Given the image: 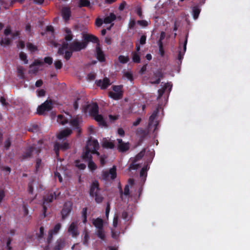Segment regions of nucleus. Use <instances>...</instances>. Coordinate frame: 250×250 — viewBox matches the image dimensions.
I'll return each instance as SVG.
<instances>
[{
	"mask_svg": "<svg viewBox=\"0 0 250 250\" xmlns=\"http://www.w3.org/2000/svg\"><path fill=\"white\" fill-rule=\"evenodd\" d=\"M54 196L56 197V193L55 192H51L43 197V202L42 204V213L41 215V218H44L46 217V212L47 210V206L48 204L51 203Z\"/></svg>",
	"mask_w": 250,
	"mask_h": 250,
	"instance_id": "f257e3e1",
	"label": "nucleus"
},
{
	"mask_svg": "<svg viewBox=\"0 0 250 250\" xmlns=\"http://www.w3.org/2000/svg\"><path fill=\"white\" fill-rule=\"evenodd\" d=\"M123 87L122 85L112 86L114 92H110L109 96L115 100L121 99L123 97Z\"/></svg>",
	"mask_w": 250,
	"mask_h": 250,
	"instance_id": "f03ea898",
	"label": "nucleus"
},
{
	"mask_svg": "<svg viewBox=\"0 0 250 250\" xmlns=\"http://www.w3.org/2000/svg\"><path fill=\"white\" fill-rule=\"evenodd\" d=\"M83 111L84 113L88 111L89 115L93 117L99 113V106L96 103L88 104L83 106Z\"/></svg>",
	"mask_w": 250,
	"mask_h": 250,
	"instance_id": "7ed1b4c3",
	"label": "nucleus"
},
{
	"mask_svg": "<svg viewBox=\"0 0 250 250\" xmlns=\"http://www.w3.org/2000/svg\"><path fill=\"white\" fill-rule=\"evenodd\" d=\"M70 148L69 143L66 141L64 142H55L54 145V150L57 158L59 157V151L60 150L65 151Z\"/></svg>",
	"mask_w": 250,
	"mask_h": 250,
	"instance_id": "20e7f679",
	"label": "nucleus"
},
{
	"mask_svg": "<svg viewBox=\"0 0 250 250\" xmlns=\"http://www.w3.org/2000/svg\"><path fill=\"white\" fill-rule=\"evenodd\" d=\"M52 108V102L51 100H46L38 107L37 113L39 115H43L45 111H49Z\"/></svg>",
	"mask_w": 250,
	"mask_h": 250,
	"instance_id": "39448f33",
	"label": "nucleus"
},
{
	"mask_svg": "<svg viewBox=\"0 0 250 250\" xmlns=\"http://www.w3.org/2000/svg\"><path fill=\"white\" fill-rule=\"evenodd\" d=\"M110 175V179L114 180L117 177L116 167L113 166L109 171H103L102 172V179L104 181H108Z\"/></svg>",
	"mask_w": 250,
	"mask_h": 250,
	"instance_id": "423d86ee",
	"label": "nucleus"
},
{
	"mask_svg": "<svg viewBox=\"0 0 250 250\" xmlns=\"http://www.w3.org/2000/svg\"><path fill=\"white\" fill-rule=\"evenodd\" d=\"M69 50L73 52H78L82 49L86 47V44L83 42H80L78 41H74L72 43L68 44Z\"/></svg>",
	"mask_w": 250,
	"mask_h": 250,
	"instance_id": "0eeeda50",
	"label": "nucleus"
},
{
	"mask_svg": "<svg viewBox=\"0 0 250 250\" xmlns=\"http://www.w3.org/2000/svg\"><path fill=\"white\" fill-rule=\"evenodd\" d=\"M73 204L71 201L64 203L63 208L61 211L62 219L64 220L70 214L72 210Z\"/></svg>",
	"mask_w": 250,
	"mask_h": 250,
	"instance_id": "6e6552de",
	"label": "nucleus"
},
{
	"mask_svg": "<svg viewBox=\"0 0 250 250\" xmlns=\"http://www.w3.org/2000/svg\"><path fill=\"white\" fill-rule=\"evenodd\" d=\"M68 232L71 234L73 237H76L79 235L77 222H73L70 224L68 228Z\"/></svg>",
	"mask_w": 250,
	"mask_h": 250,
	"instance_id": "1a4fd4ad",
	"label": "nucleus"
},
{
	"mask_svg": "<svg viewBox=\"0 0 250 250\" xmlns=\"http://www.w3.org/2000/svg\"><path fill=\"white\" fill-rule=\"evenodd\" d=\"M188 34H187L186 36V38L183 42V50L182 51L181 50V41H180V45H179V50L178 51V60L181 62L182 60L183 59L184 55L185 54V53L187 49V44L188 42Z\"/></svg>",
	"mask_w": 250,
	"mask_h": 250,
	"instance_id": "9d476101",
	"label": "nucleus"
},
{
	"mask_svg": "<svg viewBox=\"0 0 250 250\" xmlns=\"http://www.w3.org/2000/svg\"><path fill=\"white\" fill-rule=\"evenodd\" d=\"M96 84L98 86L101 87L102 89H106L110 85L111 83L109 78L105 77L103 80H98L96 81Z\"/></svg>",
	"mask_w": 250,
	"mask_h": 250,
	"instance_id": "9b49d317",
	"label": "nucleus"
},
{
	"mask_svg": "<svg viewBox=\"0 0 250 250\" xmlns=\"http://www.w3.org/2000/svg\"><path fill=\"white\" fill-rule=\"evenodd\" d=\"M164 76L163 73L161 70H157L156 72H154L153 77L151 78V80H153L154 78L155 80L150 82L152 84H159L161 82V79L163 78Z\"/></svg>",
	"mask_w": 250,
	"mask_h": 250,
	"instance_id": "f8f14e48",
	"label": "nucleus"
},
{
	"mask_svg": "<svg viewBox=\"0 0 250 250\" xmlns=\"http://www.w3.org/2000/svg\"><path fill=\"white\" fill-rule=\"evenodd\" d=\"M84 42L86 43V46L89 42L96 43L97 44L99 43V40L98 38L92 34H86L83 35Z\"/></svg>",
	"mask_w": 250,
	"mask_h": 250,
	"instance_id": "ddd939ff",
	"label": "nucleus"
},
{
	"mask_svg": "<svg viewBox=\"0 0 250 250\" xmlns=\"http://www.w3.org/2000/svg\"><path fill=\"white\" fill-rule=\"evenodd\" d=\"M117 141L119 144L118 149L120 152H124L129 149V144L128 143H125L123 142L121 139H117Z\"/></svg>",
	"mask_w": 250,
	"mask_h": 250,
	"instance_id": "4468645a",
	"label": "nucleus"
},
{
	"mask_svg": "<svg viewBox=\"0 0 250 250\" xmlns=\"http://www.w3.org/2000/svg\"><path fill=\"white\" fill-rule=\"evenodd\" d=\"M100 189L99 188V184L97 181H93L90 186L89 194L91 196L94 197V194L98 193Z\"/></svg>",
	"mask_w": 250,
	"mask_h": 250,
	"instance_id": "2eb2a0df",
	"label": "nucleus"
},
{
	"mask_svg": "<svg viewBox=\"0 0 250 250\" xmlns=\"http://www.w3.org/2000/svg\"><path fill=\"white\" fill-rule=\"evenodd\" d=\"M72 133V131L71 129L66 128L59 132L57 135V137L59 140L63 139L70 135Z\"/></svg>",
	"mask_w": 250,
	"mask_h": 250,
	"instance_id": "dca6fc26",
	"label": "nucleus"
},
{
	"mask_svg": "<svg viewBox=\"0 0 250 250\" xmlns=\"http://www.w3.org/2000/svg\"><path fill=\"white\" fill-rule=\"evenodd\" d=\"M85 147L90 150L91 151H92L94 149H99V143L96 139H89L87 142Z\"/></svg>",
	"mask_w": 250,
	"mask_h": 250,
	"instance_id": "f3484780",
	"label": "nucleus"
},
{
	"mask_svg": "<svg viewBox=\"0 0 250 250\" xmlns=\"http://www.w3.org/2000/svg\"><path fill=\"white\" fill-rule=\"evenodd\" d=\"M96 51L97 59L101 62H104L105 60V56L100 46V44H98L96 45Z\"/></svg>",
	"mask_w": 250,
	"mask_h": 250,
	"instance_id": "a211bd4d",
	"label": "nucleus"
},
{
	"mask_svg": "<svg viewBox=\"0 0 250 250\" xmlns=\"http://www.w3.org/2000/svg\"><path fill=\"white\" fill-rule=\"evenodd\" d=\"M61 13L62 18L65 21L69 20L71 16V10L70 7H63L62 9Z\"/></svg>",
	"mask_w": 250,
	"mask_h": 250,
	"instance_id": "6ab92c4d",
	"label": "nucleus"
},
{
	"mask_svg": "<svg viewBox=\"0 0 250 250\" xmlns=\"http://www.w3.org/2000/svg\"><path fill=\"white\" fill-rule=\"evenodd\" d=\"M70 124L73 127H74V129L77 131L78 135H80L81 133V128L80 125L79 119L78 118L72 119L70 121Z\"/></svg>",
	"mask_w": 250,
	"mask_h": 250,
	"instance_id": "aec40b11",
	"label": "nucleus"
},
{
	"mask_svg": "<svg viewBox=\"0 0 250 250\" xmlns=\"http://www.w3.org/2000/svg\"><path fill=\"white\" fill-rule=\"evenodd\" d=\"M167 88H168V92H170L172 88V84L170 83H165L161 89H159L158 90V96L157 97V99H160L161 98Z\"/></svg>",
	"mask_w": 250,
	"mask_h": 250,
	"instance_id": "412c9836",
	"label": "nucleus"
},
{
	"mask_svg": "<svg viewBox=\"0 0 250 250\" xmlns=\"http://www.w3.org/2000/svg\"><path fill=\"white\" fill-rule=\"evenodd\" d=\"M136 134L140 137V141H143L147 136L148 132L142 128H138L136 131Z\"/></svg>",
	"mask_w": 250,
	"mask_h": 250,
	"instance_id": "4be33fe9",
	"label": "nucleus"
},
{
	"mask_svg": "<svg viewBox=\"0 0 250 250\" xmlns=\"http://www.w3.org/2000/svg\"><path fill=\"white\" fill-rule=\"evenodd\" d=\"M64 31L65 33L64 37V39L65 40L64 42H67L71 41L73 38V35L71 29L66 27L64 28Z\"/></svg>",
	"mask_w": 250,
	"mask_h": 250,
	"instance_id": "5701e85b",
	"label": "nucleus"
},
{
	"mask_svg": "<svg viewBox=\"0 0 250 250\" xmlns=\"http://www.w3.org/2000/svg\"><path fill=\"white\" fill-rule=\"evenodd\" d=\"M90 153H91V150L85 147V151L83 153L82 155V159L85 161H88L92 159V156Z\"/></svg>",
	"mask_w": 250,
	"mask_h": 250,
	"instance_id": "b1692460",
	"label": "nucleus"
},
{
	"mask_svg": "<svg viewBox=\"0 0 250 250\" xmlns=\"http://www.w3.org/2000/svg\"><path fill=\"white\" fill-rule=\"evenodd\" d=\"M34 148L33 147H29L26 149V151L22 154L21 159L23 160L31 158Z\"/></svg>",
	"mask_w": 250,
	"mask_h": 250,
	"instance_id": "393cba45",
	"label": "nucleus"
},
{
	"mask_svg": "<svg viewBox=\"0 0 250 250\" xmlns=\"http://www.w3.org/2000/svg\"><path fill=\"white\" fill-rule=\"evenodd\" d=\"M159 112V108H157L155 109L152 112V114L150 115L149 118V122L148 125L149 126H151L153 124L154 121L156 117L157 116Z\"/></svg>",
	"mask_w": 250,
	"mask_h": 250,
	"instance_id": "a878e982",
	"label": "nucleus"
},
{
	"mask_svg": "<svg viewBox=\"0 0 250 250\" xmlns=\"http://www.w3.org/2000/svg\"><path fill=\"white\" fill-rule=\"evenodd\" d=\"M93 224L97 229L104 228V222L101 218H97L94 220L93 221Z\"/></svg>",
	"mask_w": 250,
	"mask_h": 250,
	"instance_id": "bb28decb",
	"label": "nucleus"
},
{
	"mask_svg": "<svg viewBox=\"0 0 250 250\" xmlns=\"http://www.w3.org/2000/svg\"><path fill=\"white\" fill-rule=\"evenodd\" d=\"M69 49L68 43L66 42H62L61 47H59L58 51V54L62 55L65 54L66 49Z\"/></svg>",
	"mask_w": 250,
	"mask_h": 250,
	"instance_id": "cd10ccee",
	"label": "nucleus"
},
{
	"mask_svg": "<svg viewBox=\"0 0 250 250\" xmlns=\"http://www.w3.org/2000/svg\"><path fill=\"white\" fill-rule=\"evenodd\" d=\"M93 118L100 125L103 126H105L106 125V122L102 115L97 113V114L94 116Z\"/></svg>",
	"mask_w": 250,
	"mask_h": 250,
	"instance_id": "c85d7f7f",
	"label": "nucleus"
},
{
	"mask_svg": "<svg viewBox=\"0 0 250 250\" xmlns=\"http://www.w3.org/2000/svg\"><path fill=\"white\" fill-rule=\"evenodd\" d=\"M116 19V16L114 13H110L109 16L104 18V22L106 23H110Z\"/></svg>",
	"mask_w": 250,
	"mask_h": 250,
	"instance_id": "c756f323",
	"label": "nucleus"
},
{
	"mask_svg": "<svg viewBox=\"0 0 250 250\" xmlns=\"http://www.w3.org/2000/svg\"><path fill=\"white\" fill-rule=\"evenodd\" d=\"M102 146L105 148L113 149L114 148L115 145L113 142L105 139L102 143Z\"/></svg>",
	"mask_w": 250,
	"mask_h": 250,
	"instance_id": "7c9ffc66",
	"label": "nucleus"
},
{
	"mask_svg": "<svg viewBox=\"0 0 250 250\" xmlns=\"http://www.w3.org/2000/svg\"><path fill=\"white\" fill-rule=\"evenodd\" d=\"M96 234L97 237L102 240L104 241L105 240V234L104 228L97 229Z\"/></svg>",
	"mask_w": 250,
	"mask_h": 250,
	"instance_id": "2f4dec72",
	"label": "nucleus"
},
{
	"mask_svg": "<svg viewBox=\"0 0 250 250\" xmlns=\"http://www.w3.org/2000/svg\"><path fill=\"white\" fill-rule=\"evenodd\" d=\"M200 12H201V9L198 6H195L193 7L192 15H193V17L195 20L198 19Z\"/></svg>",
	"mask_w": 250,
	"mask_h": 250,
	"instance_id": "473e14b6",
	"label": "nucleus"
},
{
	"mask_svg": "<svg viewBox=\"0 0 250 250\" xmlns=\"http://www.w3.org/2000/svg\"><path fill=\"white\" fill-rule=\"evenodd\" d=\"M57 122L59 124H60L62 125H64L65 124L67 123L68 120L66 118L64 117L62 115H59L58 116V118H57Z\"/></svg>",
	"mask_w": 250,
	"mask_h": 250,
	"instance_id": "72a5a7b5",
	"label": "nucleus"
},
{
	"mask_svg": "<svg viewBox=\"0 0 250 250\" xmlns=\"http://www.w3.org/2000/svg\"><path fill=\"white\" fill-rule=\"evenodd\" d=\"M64 246V242L62 240H58L56 245L54 247L55 250H60L63 248Z\"/></svg>",
	"mask_w": 250,
	"mask_h": 250,
	"instance_id": "f704fd0d",
	"label": "nucleus"
},
{
	"mask_svg": "<svg viewBox=\"0 0 250 250\" xmlns=\"http://www.w3.org/2000/svg\"><path fill=\"white\" fill-rule=\"evenodd\" d=\"M62 227V225L61 223H59L55 225L53 229L49 230V232L52 233L53 234H57L61 229Z\"/></svg>",
	"mask_w": 250,
	"mask_h": 250,
	"instance_id": "c9c22d12",
	"label": "nucleus"
},
{
	"mask_svg": "<svg viewBox=\"0 0 250 250\" xmlns=\"http://www.w3.org/2000/svg\"><path fill=\"white\" fill-rule=\"evenodd\" d=\"M90 5V2L89 0H79V7H89Z\"/></svg>",
	"mask_w": 250,
	"mask_h": 250,
	"instance_id": "e433bc0d",
	"label": "nucleus"
},
{
	"mask_svg": "<svg viewBox=\"0 0 250 250\" xmlns=\"http://www.w3.org/2000/svg\"><path fill=\"white\" fill-rule=\"evenodd\" d=\"M158 45L159 46V54L162 57H164L165 55V50L163 47V42H158Z\"/></svg>",
	"mask_w": 250,
	"mask_h": 250,
	"instance_id": "4c0bfd02",
	"label": "nucleus"
},
{
	"mask_svg": "<svg viewBox=\"0 0 250 250\" xmlns=\"http://www.w3.org/2000/svg\"><path fill=\"white\" fill-rule=\"evenodd\" d=\"M118 60L121 63H126L129 60V58L128 56H125L123 55H120L118 57Z\"/></svg>",
	"mask_w": 250,
	"mask_h": 250,
	"instance_id": "58836bf2",
	"label": "nucleus"
},
{
	"mask_svg": "<svg viewBox=\"0 0 250 250\" xmlns=\"http://www.w3.org/2000/svg\"><path fill=\"white\" fill-rule=\"evenodd\" d=\"M132 61L135 63L140 62V55L137 52H133L132 54Z\"/></svg>",
	"mask_w": 250,
	"mask_h": 250,
	"instance_id": "ea45409f",
	"label": "nucleus"
},
{
	"mask_svg": "<svg viewBox=\"0 0 250 250\" xmlns=\"http://www.w3.org/2000/svg\"><path fill=\"white\" fill-rule=\"evenodd\" d=\"M75 166L79 169L83 170L86 167V165L84 164L81 163L79 160H77L75 161Z\"/></svg>",
	"mask_w": 250,
	"mask_h": 250,
	"instance_id": "a19ab883",
	"label": "nucleus"
},
{
	"mask_svg": "<svg viewBox=\"0 0 250 250\" xmlns=\"http://www.w3.org/2000/svg\"><path fill=\"white\" fill-rule=\"evenodd\" d=\"M26 46L28 50L30 51L34 52L38 50L37 47L31 42H27Z\"/></svg>",
	"mask_w": 250,
	"mask_h": 250,
	"instance_id": "79ce46f5",
	"label": "nucleus"
},
{
	"mask_svg": "<svg viewBox=\"0 0 250 250\" xmlns=\"http://www.w3.org/2000/svg\"><path fill=\"white\" fill-rule=\"evenodd\" d=\"M146 152V149H143L140 153H139L135 158H134V160H135V161H138L140 160H141L144 156L145 153Z\"/></svg>",
	"mask_w": 250,
	"mask_h": 250,
	"instance_id": "37998d69",
	"label": "nucleus"
},
{
	"mask_svg": "<svg viewBox=\"0 0 250 250\" xmlns=\"http://www.w3.org/2000/svg\"><path fill=\"white\" fill-rule=\"evenodd\" d=\"M88 167L91 171H94L97 168V166L93 161L92 159L88 161Z\"/></svg>",
	"mask_w": 250,
	"mask_h": 250,
	"instance_id": "c03bdc74",
	"label": "nucleus"
},
{
	"mask_svg": "<svg viewBox=\"0 0 250 250\" xmlns=\"http://www.w3.org/2000/svg\"><path fill=\"white\" fill-rule=\"evenodd\" d=\"M11 40L8 38H5L4 39H2L0 42V44L1 46L9 45L11 43Z\"/></svg>",
	"mask_w": 250,
	"mask_h": 250,
	"instance_id": "a18cd8bd",
	"label": "nucleus"
},
{
	"mask_svg": "<svg viewBox=\"0 0 250 250\" xmlns=\"http://www.w3.org/2000/svg\"><path fill=\"white\" fill-rule=\"evenodd\" d=\"M19 57L20 59L23 61L25 64H27L28 61L27 59V55L23 52H21L19 54Z\"/></svg>",
	"mask_w": 250,
	"mask_h": 250,
	"instance_id": "49530a36",
	"label": "nucleus"
},
{
	"mask_svg": "<svg viewBox=\"0 0 250 250\" xmlns=\"http://www.w3.org/2000/svg\"><path fill=\"white\" fill-rule=\"evenodd\" d=\"M137 162V161H135V160H134L133 159L132 162L130 164L129 167V168L130 170H131V169L136 170V169H137L139 167H140L139 165L136 163Z\"/></svg>",
	"mask_w": 250,
	"mask_h": 250,
	"instance_id": "de8ad7c7",
	"label": "nucleus"
},
{
	"mask_svg": "<svg viewBox=\"0 0 250 250\" xmlns=\"http://www.w3.org/2000/svg\"><path fill=\"white\" fill-rule=\"evenodd\" d=\"M87 208H84L82 210V217L83 219V223H86L87 222Z\"/></svg>",
	"mask_w": 250,
	"mask_h": 250,
	"instance_id": "09e8293b",
	"label": "nucleus"
},
{
	"mask_svg": "<svg viewBox=\"0 0 250 250\" xmlns=\"http://www.w3.org/2000/svg\"><path fill=\"white\" fill-rule=\"evenodd\" d=\"M94 197H95V200L97 203H101L103 200V196L98 193L94 194Z\"/></svg>",
	"mask_w": 250,
	"mask_h": 250,
	"instance_id": "8fccbe9b",
	"label": "nucleus"
},
{
	"mask_svg": "<svg viewBox=\"0 0 250 250\" xmlns=\"http://www.w3.org/2000/svg\"><path fill=\"white\" fill-rule=\"evenodd\" d=\"M43 64V62L38 59H36L34 60L33 62L29 66L30 68H31L34 66L41 65Z\"/></svg>",
	"mask_w": 250,
	"mask_h": 250,
	"instance_id": "3c124183",
	"label": "nucleus"
},
{
	"mask_svg": "<svg viewBox=\"0 0 250 250\" xmlns=\"http://www.w3.org/2000/svg\"><path fill=\"white\" fill-rule=\"evenodd\" d=\"M73 51L69 50L68 51H65L64 56V58L66 61L69 60L71 56H72Z\"/></svg>",
	"mask_w": 250,
	"mask_h": 250,
	"instance_id": "603ef678",
	"label": "nucleus"
},
{
	"mask_svg": "<svg viewBox=\"0 0 250 250\" xmlns=\"http://www.w3.org/2000/svg\"><path fill=\"white\" fill-rule=\"evenodd\" d=\"M89 239V235L87 232H86L84 234L83 243L84 245L87 246L88 244V240Z\"/></svg>",
	"mask_w": 250,
	"mask_h": 250,
	"instance_id": "864d4df0",
	"label": "nucleus"
},
{
	"mask_svg": "<svg viewBox=\"0 0 250 250\" xmlns=\"http://www.w3.org/2000/svg\"><path fill=\"white\" fill-rule=\"evenodd\" d=\"M44 227L42 226L40 228V231L39 233H37V236L39 239H42L43 238L44 234Z\"/></svg>",
	"mask_w": 250,
	"mask_h": 250,
	"instance_id": "5fc2aeb1",
	"label": "nucleus"
},
{
	"mask_svg": "<svg viewBox=\"0 0 250 250\" xmlns=\"http://www.w3.org/2000/svg\"><path fill=\"white\" fill-rule=\"evenodd\" d=\"M54 65L57 69H60L62 67V63L61 60H58L55 62Z\"/></svg>",
	"mask_w": 250,
	"mask_h": 250,
	"instance_id": "6e6d98bb",
	"label": "nucleus"
},
{
	"mask_svg": "<svg viewBox=\"0 0 250 250\" xmlns=\"http://www.w3.org/2000/svg\"><path fill=\"white\" fill-rule=\"evenodd\" d=\"M11 145V141L10 138L7 139L4 142V148L7 150L9 148Z\"/></svg>",
	"mask_w": 250,
	"mask_h": 250,
	"instance_id": "4d7b16f0",
	"label": "nucleus"
},
{
	"mask_svg": "<svg viewBox=\"0 0 250 250\" xmlns=\"http://www.w3.org/2000/svg\"><path fill=\"white\" fill-rule=\"evenodd\" d=\"M107 158V156L105 155H101L100 157V162L101 165L104 166L105 164V159Z\"/></svg>",
	"mask_w": 250,
	"mask_h": 250,
	"instance_id": "13d9d810",
	"label": "nucleus"
},
{
	"mask_svg": "<svg viewBox=\"0 0 250 250\" xmlns=\"http://www.w3.org/2000/svg\"><path fill=\"white\" fill-rule=\"evenodd\" d=\"M39 130V126L37 125H32L31 127H30L28 129L29 131L31 132H37Z\"/></svg>",
	"mask_w": 250,
	"mask_h": 250,
	"instance_id": "bf43d9fd",
	"label": "nucleus"
},
{
	"mask_svg": "<svg viewBox=\"0 0 250 250\" xmlns=\"http://www.w3.org/2000/svg\"><path fill=\"white\" fill-rule=\"evenodd\" d=\"M22 209L24 212V215L27 216L28 214V209L27 204L23 203L22 205Z\"/></svg>",
	"mask_w": 250,
	"mask_h": 250,
	"instance_id": "052dcab7",
	"label": "nucleus"
},
{
	"mask_svg": "<svg viewBox=\"0 0 250 250\" xmlns=\"http://www.w3.org/2000/svg\"><path fill=\"white\" fill-rule=\"evenodd\" d=\"M44 62L49 65H50L53 62V59L50 57H47L44 58Z\"/></svg>",
	"mask_w": 250,
	"mask_h": 250,
	"instance_id": "680f3d73",
	"label": "nucleus"
},
{
	"mask_svg": "<svg viewBox=\"0 0 250 250\" xmlns=\"http://www.w3.org/2000/svg\"><path fill=\"white\" fill-rule=\"evenodd\" d=\"M42 160L40 158H37L36 162V171L37 172L41 166Z\"/></svg>",
	"mask_w": 250,
	"mask_h": 250,
	"instance_id": "e2e57ef3",
	"label": "nucleus"
},
{
	"mask_svg": "<svg viewBox=\"0 0 250 250\" xmlns=\"http://www.w3.org/2000/svg\"><path fill=\"white\" fill-rule=\"evenodd\" d=\"M33 181L30 182L28 183V192L30 194H32L33 192Z\"/></svg>",
	"mask_w": 250,
	"mask_h": 250,
	"instance_id": "0e129e2a",
	"label": "nucleus"
},
{
	"mask_svg": "<svg viewBox=\"0 0 250 250\" xmlns=\"http://www.w3.org/2000/svg\"><path fill=\"white\" fill-rule=\"evenodd\" d=\"M124 76L130 81H133V75L131 72H126L124 74Z\"/></svg>",
	"mask_w": 250,
	"mask_h": 250,
	"instance_id": "69168bd1",
	"label": "nucleus"
},
{
	"mask_svg": "<svg viewBox=\"0 0 250 250\" xmlns=\"http://www.w3.org/2000/svg\"><path fill=\"white\" fill-rule=\"evenodd\" d=\"M124 194L125 196H128L129 195V185H126L124 188Z\"/></svg>",
	"mask_w": 250,
	"mask_h": 250,
	"instance_id": "338daca9",
	"label": "nucleus"
},
{
	"mask_svg": "<svg viewBox=\"0 0 250 250\" xmlns=\"http://www.w3.org/2000/svg\"><path fill=\"white\" fill-rule=\"evenodd\" d=\"M103 22L104 21L102 19L97 18L95 21V24L97 26L100 27L103 24Z\"/></svg>",
	"mask_w": 250,
	"mask_h": 250,
	"instance_id": "774afa93",
	"label": "nucleus"
}]
</instances>
